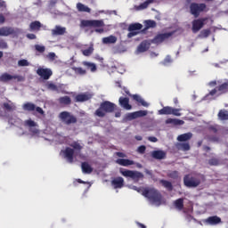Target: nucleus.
I'll return each instance as SVG.
<instances>
[{"label":"nucleus","mask_w":228,"mask_h":228,"mask_svg":"<svg viewBox=\"0 0 228 228\" xmlns=\"http://www.w3.org/2000/svg\"><path fill=\"white\" fill-rule=\"evenodd\" d=\"M142 196L149 200L150 202H152V204H157L158 206L161 204V200L163 199L161 192L155 188H145L142 191Z\"/></svg>","instance_id":"nucleus-1"},{"label":"nucleus","mask_w":228,"mask_h":228,"mask_svg":"<svg viewBox=\"0 0 228 228\" xmlns=\"http://www.w3.org/2000/svg\"><path fill=\"white\" fill-rule=\"evenodd\" d=\"M117 109V105L110 101H105L100 104V107L95 110L94 115L100 118H104L107 113H113Z\"/></svg>","instance_id":"nucleus-2"},{"label":"nucleus","mask_w":228,"mask_h":228,"mask_svg":"<svg viewBox=\"0 0 228 228\" xmlns=\"http://www.w3.org/2000/svg\"><path fill=\"white\" fill-rule=\"evenodd\" d=\"M207 135L209 142H220V133H222V126L218 124L208 125L207 127Z\"/></svg>","instance_id":"nucleus-3"},{"label":"nucleus","mask_w":228,"mask_h":228,"mask_svg":"<svg viewBox=\"0 0 228 228\" xmlns=\"http://www.w3.org/2000/svg\"><path fill=\"white\" fill-rule=\"evenodd\" d=\"M208 5L204 3H191L189 6L190 13L191 15H193L195 19H198V17H200V13L207 12Z\"/></svg>","instance_id":"nucleus-4"},{"label":"nucleus","mask_w":228,"mask_h":228,"mask_svg":"<svg viewBox=\"0 0 228 228\" xmlns=\"http://www.w3.org/2000/svg\"><path fill=\"white\" fill-rule=\"evenodd\" d=\"M200 177L195 175H186L183 177V184L187 188H197V186H200Z\"/></svg>","instance_id":"nucleus-5"},{"label":"nucleus","mask_w":228,"mask_h":228,"mask_svg":"<svg viewBox=\"0 0 228 228\" xmlns=\"http://www.w3.org/2000/svg\"><path fill=\"white\" fill-rule=\"evenodd\" d=\"M59 118L66 124V126H70V124H77V118L76 116L71 115L69 111H62L59 114Z\"/></svg>","instance_id":"nucleus-6"},{"label":"nucleus","mask_w":228,"mask_h":228,"mask_svg":"<svg viewBox=\"0 0 228 228\" xmlns=\"http://www.w3.org/2000/svg\"><path fill=\"white\" fill-rule=\"evenodd\" d=\"M120 174L124 175V177H130L134 183H138L140 179H143V174L138 171L133 170H120Z\"/></svg>","instance_id":"nucleus-7"},{"label":"nucleus","mask_w":228,"mask_h":228,"mask_svg":"<svg viewBox=\"0 0 228 228\" xmlns=\"http://www.w3.org/2000/svg\"><path fill=\"white\" fill-rule=\"evenodd\" d=\"M82 28H103L102 20H84L81 21Z\"/></svg>","instance_id":"nucleus-8"},{"label":"nucleus","mask_w":228,"mask_h":228,"mask_svg":"<svg viewBox=\"0 0 228 228\" xmlns=\"http://www.w3.org/2000/svg\"><path fill=\"white\" fill-rule=\"evenodd\" d=\"M174 35V32H167V33H162V34H158L157 36L154 37L153 39H151V44H155L156 45H159V44H163L165 40H168L170 37Z\"/></svg>","instance_id":"nucleus-9"},{"label":"nucleus","mask_w":228,"mask_h":228,"mask_svg":"<svg viewBox=\"0 0 228 228\" xmlns=\"http://www.w3.org/2000/svg\"><path fill=\"white\" fill-rule=\"evenodd\" d=\"M12 79H17L18 83L26 81V78L20 75H10L8 73H4L0 76V81H2V83L12 81Z\"/></svg>","instance_id":"nucleus-10"},{"label":"nucleus","mask_w":228,"mask_h":228,"mask_svg":"<svg viewBox=\"0 0 228 228\" xmlns=\"http://www.w3.org/2000/svg\"><path fill=\"white\" fill-rule=\"evenodd\" d=\"M208 18H200L192 21V33H199V30L202 29L206 26Z\"/></svg>","instance_id":"nucleus-11"},{"label":"nucleus","mask_w":228,"mask_h":228,"mask_svg":"<svg viewBox=\"0 0 228 228\" xmlns=\"http://www.w3.org/2000/svg\"><path fill=\"white\" fill-rule=\"evenodd\" d=\"M147 110H138L126 114V120H134V118H140L141 117H147Z\"/></svg>","instance_id":"nucleus-12"},{"label":"nucleus","mask_w":228,"mask_h":228,"mask_svg":"<svg viewBox=\"0 0 228 228\" xmlns=\"http://www.w3.org/2000/svg\"><path fill=\"white\" fill-rule=\"evenodd\" d=\"M23 110H25V111H36L37 113H40V115H44V110H42V108L40 107H37V105H35V103H31V102H27L23 105Z\"/></svg>","instance_id":"nucleus-13"},{"label":"nucleus","mask_w":228,"mask_h":228,"mask_svg":"<svg viewBox=\"0 0 228 228\" xmlns=\"http://www.w3.org/2000/svg\"><path fill=\"white\" fill-rule=\"evenodd\" d=\"M37 74L43 79L47 80L53 76V71L49 69L39 68L37 70Z\"/></svg>","instance_id":"nucleus-14"},{"label":"nucleus","mask_w":228,"mask_h":228,"mask_svg":"<svg viewBox=\"0 0 228 228\" xmlns=\"http://www.w3.org/2000/svg\"><path fill=\"white\" fill-rule=\"evenodd\" d=\"M124 178L122 176H118L111 180L110 184L114 190H120L121 188H124Z\"/></svg>","instance_id":"nucleus-15"},{"label":"nucleus","mask_w":228,"mask_h":228,"mask_svg":"<svg viewBox=\"0 0 228 228\" xmlns=\"http://www.w3.org/2000/svg\"><path fill=\"white\" fill-rule=\"evenodd\" d=\"M92 97H94V94L90 93L77 94L75 97V102H86V101H90Z\"/></svg>","instance_id":"nucleus-16"},{"label":"nucleus","mask_w":228,"mask_h":228,"mask_svg":"<svg viewBox=\"0 0 228 228\" xmlns=\"http://www.w3.org/2000/svg\"><path fill=\"white\" fill-rule=\"evenodd\" d=\"M64 158L67 159L68 163H74V149L67 147L62 151Z\"/></svg>","instance_id":"nucleus-17"},{"label":"nucleus","mask_w":228,"mask_h":228,"mask_svg":"<svg viewBox=\"0 0 228 228\" xmlns=\"http://www.w3.org/2000/svg\"><path fill=\"white\" fill-rule=\"evenodd\" d=\"M25 126L29 127L28 131L32 134H38L40 133V131L37 128V123L31 119L26 120Z\"/></svg>","instance_id":"nucleus-18"},{"label":"nucleus","mask_w":228,"mask_h":228,"mask_svg":"<svg viewBox=\"0 0 228 228\" xmlns=\"http://www.w3.org/2000/svg\"><path fill=\"white\" fill-rule=\"evenodd\" d=\"M151 158H153V159H167V151H163V150H157V151H151Z\"/></svg>","instance_id":"nucleus-19"},{"label":"nucleus","mask_w":228,"mask_h":228,"mask_svg":"<svg viewBox=\"0 0 228 228\" xmlns=\"http://www.w3.org/2000/svg\"><path fill=\"white\" fill-rule=\"evenodd\" d=\"M15 29L12 27L0 28V37H10V35H15Z\"/></svg>","instance_id":"nucleus-20"},{"label":"nucleus","mask_w":228,"mask_h":228,"mask_svg":"<svg viewBox=\"0 0 228 228\" xmlns=\"http://www.w3.org/2000/svg\"><path fill=\"white\" fill-rule=\"evenodd\" d=\"M67 33V28L61 26H55L53 29H52L53 37H60L61 35H65Z\"/></svg>","instance_id":"nucleus-21"},{"label":"nucleus","mask_w":228,"mask_h":228,"mask_svg":"<svg viewBox=\"0 0 228 228\" xmlns=\"http://www.w3.org/2000/svg\"><path fill=\"white\" fill-rule=\"evenodd\" d=\"M132 99L135 101V102H137L138 106L149 108V104L147 103V102H145V100H143V98H142V96H140L139 94H133Z\"/></svg>","instance_id":"nucleus-22"},{"label":"nucleus","mask_w":228,"mask_h":228,"mask_svg":"<svg viewBox=\"0 0 228 228\" xmlns=\"http://www.w3.org/2000/svg\"><path fill=\"white\" fill-rule=\"evenodd\" d=\"M206 222L208 225H218V224H222V218L217 216H212L206 219Z\"/></svg>","instance_id":"nucleus-23"},{"label":"nucleus","mask_w":228,"mask_h":228,"mask_svg":"<svg viewBox=\"0 0 228 228\" xmlns=\"http://www.w3.org/2000/svg\"><path fill=\"white\" fill-rule=\"evenodd\" d=\"M119 104L124 108V110H133V106L129 104V98L127 97H120L119 98Z\"/></svg>","instance_id":"nucleus-24"},{"label":"nucleus","mask_w":228,"mask_h":228,"mask_svg":"<svg viewBox=\"0 0 228 228\" xmlns=\"http://www.w3.org/2000/svg\"><path fill=\"white\" fill-rule=\"evenodd\" d=\"M116 163L121 167H131V165H134V161L127 159H118Z\"/></svg>","instance_id":"nucleus-25"},{"label":"nucleus","mask_w":228,"mask_h":228,"mask_svg":"<svg viewBox=\"0 0 228 228\" xmlns=\"http://www.w3.org/2000/svg\"><path fill=\"white\" fill-rule=\"evenodd\" d=\"M81 169L83 174H92L94 172V167L88 162H82Z\"/></svg>","instance_id":"nucleus-26"},{"label":"nucleus","mask_w":228,"mask_h":228,"mask_svg":"<svg viewBox=\"0 0 228 228\" xmlns=\"http://www.w3.org/2000/svg\"><path fill=\"white\" fill-rule=\"evenodd\" d=\"M174 206L178 211H183L184 209V199L180 198L174 201Z\"/></svg>","instance_id":"nucleus-27"},{"label":"nucleus","mask_w":228,"mask_h":228,"mask_svg":"<svg viewBox=\"0 0 228 228\" xmlns=\"http://www.w3.org/2000/svg\"><path fill=\"white\" fill-rule=\"evenodd\" d=\"M176 149H178V151H183V152H186L190 151L191 147L190 146L189 142H178L176 144Z\"/></svg>","instance_id":"nucleus-28"},{"label":"nucleus","mask_w":228,"mask_h":228,"mask_svg":"<svg viewBox=\"0 0 228 228\" xmlns=\"http://www.w3.org/2000/svg\"><path fill=\"white\" fill-rule=\"evenodd\" d=\"M3 106H4V110H5L6 111H15V110H17L15 103L12 102V101H9L8 102H4Z\"/></svg>","instance_id":"nucleus-29"},{"label":"nucleus","mask_w":228,"mask_h":228,"mask_svg":"<svg viewBox=\"0 0 228 228\" xmlns=\"http://www.w3.org/2000/svg\"><path fill=\"white\" fill-rule=\"evenodd\" d=\"M193 136V134L191 133H186L178 135L177 141L178 142H188V140H191V137Z\"/></svg>","instance_id":"nucleus-30"},{"label":"nucleus","mask_w":228,"mask_h":228,"mask_svg":"<svg viewBox=\"0 0 228 228\" xmlns=\"http://www.w3.org/2000/svg\"><path fill=\"white\" fill-rule=\"evenodd\" d=\"M159 183L164 188L167 189V191H172L174 190V185H172V182L162 179L159 181Z\"/></svg>","instance_id":"nucleus-31"},{"label":"nucleus","mask_w":228,"mask_h":228,"mask_svg":"<svg viewBox=\"0 0 228 228\" xmlns=\"http://www.w3.org/2000/svg\"><path fill=\"white\" fill-rule=\"evenodd\" d=\"M166 124H173L174 126H183L184 122L182 119L169 118L166 120Z\"/></svg>","instance_id":"nucleus-32"},{"label":"nucleus","mask_w":228,"mask_h":228,"mask_svg":"<svg viewBox=\"0 0 228 228\" xmlns=\"http://www.w3.org/2000/svg\"><path fill=\"white\" fill-rule=\"evenodd\" d=\"M217 117L219 120H228V110L225 109L220 110Z\"/></svg>","instance_id":"nucleus-33"},{"label":"nucleus","mask_w":228,"mask_h":228,"mask_svg":"<svg viewBox=\"0 0 228 228\" xmlns=\"http://www.w3.org/2000/svg\"><path fill=\"white\" fill-rule=\"evenodd\" d=\"M82 65H84V67H86L87 69H89L91 70V72L97 71V66L94 62L83 61Z\"/></svg>","instance_id":"nucleus-34"},{"label":"nucleus","mask_w":228,"mask_h":228,"mask_svg":"<svg viewBox=\"0 0 228 228\" xmlns=\"http://www.w3.org/2000/svg\"><path fill=\"white\" fill-rule=\"evenodd\" d=\"M143 28L141 23H132L128 26V31H140Z\"/></svg>","instance_id":"nucleus-35"},{"label":"nucleus","mask_w":228,"mask_h":228,"mask_svg":"<svg viewBox=\"0 0 228 228\" xmlns=\"http://www.w3.org/2000/svg\"><path fill=\"white\" fill-rule=\"evenodd\" d=\"M77 9L79 12H86V13H90V12H92V9H90V7L85 5L81 3L77 4Z\"/></svg>","instance_id":"nucleus-36"},{"label":"nucleus","mask_w":228,"mask_h":228,"mask_svg":"<svg viewBox=\"0 0 228 228\" xmlns=\"http://www.w3.org/2000/svg\"><path fill=\"white\" fill-rule=\"evenodd\" d=\"M71 69L77 74V76H86V69L81 68V67H72Z\"/></svg>","instance_id":"nucleus-37"},{"label":"nucleus","mask_w":228,"mask_h":228,"mask_svg":"<svg viewBox=\"0 0 228 228\" xmlns=\"http://www.w3.org/2000/svg\"><path fill=\"white\" fill-rule=\"evenodd\" d=\"M172 107L166 106L159 110V115H172Z\"/></svg>","instance_id":"nucleus-38"},{"label":"nucleus","mask_w":228,"mask_h":228,"mask_svg":"<svg viewBox=\"0 0 228 228\" xmlns=\"http://www.w3.org/2000/svg\"><path fill=\"white\" fill-rule=\"evenodd\" d=\"M60 104H64L65 106H69V104L72 103V100L69 96H62L59 98Z\"/></svg>","instance_id":"nucleus-39"},{"label":"nucleus","mask_w":228,"mask_h":228,"mask_svg":"<svg viewBox=\"0 0 228 228\" xmlns=\"http://www.w3.org/2000/svg\"><path fill=\"white\" fill-rule=\"evenodd\" d=\"M29 28L32 31H39L42 28V23L40 21H33L30 23Z\"/></svg>","instance_id":"nucleus-40"},{"label":"nucleus","mask_w":228,"mask_h":228,"mask_svg":"<svg viewBox=\"0 0 228 228\" xmlns=\"http://www.w3.org/2000/svg\"><path fill=\"white\" fill-rule=\"evenodd\" d=\"M144 24H145V29H151V28H156L158 26L156 21L152 20H145Z\"/></svg>","instance_id":"nucleus-41"},{"label":"nucleus","mask_w":228,"mask_h":228,"mask_svg":"<svg viewBox=\"0 0 228 228\" xmlns=\"http://www.w3.org/2000/svg\"><path fill=\"white\" fill-rule=\"evenodd\" d=\"M156 0H146L137 7V10H145L146 8H149V4H152Z\"/></svg>","instance_id":"nucleus-42"},{"label":"nucleus","mask_w":228,"mask_h":228,"mask_svg":"<svg viewBox=\"0 0 228 228\" xmlns=\"http://www.w3.org/2000/svg\"><path fill=\"white\" fill-rule=\"evenodd\" d=\"M103 44H115L117 42V37L110 36L102 39Z\"/></svg>","instance_id":"nucleus-43"},{"label":"nucleus","mask_w":228,"mask_h":228,"mask_svg":"<svg viewBox=\"0 0 228 228\" xmlns=\"http://www.w3.org/2000/svg\"><path fill=\"white\" fill-rule=\"evenodd\" d=\"M216 88L220 94H226V92L228 90V83L224 82V84L218 86Z\"/></svg>","instance_id":"nucleus-44"},{"label":"nucleus","mask_w":228,"mask_h":228,"mask_svg":"<svg viewBox=\"0 0 228 228\" xmlns=\"http://www.w3.org/2000/svg\"><path fill=\"white\" fill-rule=\"evenodd\" d=\"M84 56H92L94 54V45H91L87 49L82 50Z\"/></svg>","instance_id":"nucleus-45"},{"label":"nucleus","mask_w":228,"mask_h":228,"mask_svg":"<svg viewBox=\"0 0 228 228\" xmlns=\"http://www.w3.org/2000/svg\"><path fill=\"white\" fill-rule=\"evenodd\" d=\"M148 49H149V46L145 42H142L137 47L138 53H145L146 51H148Z\"/></svg>","instance_id":"nucleus-46"},{"label":"nucleus","mask_w":228,"mask_h":228,"mask_svg":"<svg viewBox=\"0 0 228 228\" xmlns=\"http://www.w3.org/2000/svg\"><path fill=\"white\" fill-rule=\"evenodd\" d=\"M211 35V29L207 28L200 31L199 37L200 38H208Z\"/></svg>","instance_id":"nucleus-47"},{"label":"nucleus","mask_w":228,"mask_h":228,"mask_svg":"<svg viewBox=\"0 0 228 228\" xmlns=\"http://www.w3.org/2000/svg\"><path fill=\"white\" fill-rule=\"evenodd\" d=\"M167 177H170V179H177L179 177V172L171 171L167 174Z\"/></svg>","instance_id":"nucleus-48"},{"label":"nucleus","mask_w":228,"mask_h":228,"mask_svg":"<svg viewBox=\"0 0 228 228\" xmlns=\"http://www.w3.org/2000/svg\"><path fill=\"white\" fill-rule=\"evenodd\" d=\"M18 65L19 67H29V61H28V60H20L18 61Z\"/></svg>","instance_id":"nucleus-49"},{"label":"nucleus","mask_w":228,"mask_h":228,"mask_svg":"<svg viewBox=\"0 0 228 228\" xmlns=\"http://www.w3.org/2000/svg\"><path fill=\"white\" fill-rule=\"evenodd\" d=\"M219 160L217 159H210L208 160V165H210L211 167H216L219 165Z\"/></svg>","instance_id":"nucleus-50"},{"label":"nucleus","mask_w":228,"mask_h":228,"mask_svg":"<svg viewBox=\"0 0 228 228\" xmlns=\"http://www.w3.org/2000/svg\"><path fill=\"white\" fill-rule=\"evenodd\" d=\"M35 49L37 53H45V46L40 45H35Z\"/></svg>","instance_id":"nucleus-51"},{"label":"nucleus","mask_w":228,"mask_h":228,"mask_svg":"<svg viewBox=\"0 0 228 228\" xmlns=\"http://www.w3.org/2000/svg\"><path fill=\"white\" fill-rule=\"evenodd\" d=\"M48 90H52L53 92H58V86L54 85L53 83H49L47 85Z\"/></svg>","instance_id":"nucleus-52"},{"label":"nucleus","mask_w":228,"mask_h":228,"mask_svg":"<svg viewBox=\"0 0 228 228\" xmlns=\"http://www.w3.org/2000/svg\"><path fill=\"white\" fill-rule=\"evenodd\" d=\"M179 111H181V110L171 107V115H175V117H181V113Z\"/></svg>","instance_id":"nucleus-53"},{"label":"nucleus","mask_w":228,"mask_h":228,"mask_svg":"<svg viewBox=\"0 0 228 228\" xmlns=\"http://www.w3.org/2000/svg\"><path fill=\"white\" fill-rule=\"evenodd\" d=\"M145 151H147V147L145 145H141L137 148V152L139 154H145Z\"/></svg>","instance_id":"nucleus-54"},{"label":"nucleus","mask_w":228,"mask_h":228,"mask_svg":"<svg viewBox=\"0 0 228 228\" xmlns=\"http://www.w3.org/2000/svg\"><path fill=\"white\" fill-rule=\"evenodd\" d=\"M0 49H8V43L4 39H0Z\"/></svg>","instance_id":"nucleus-55"},{"label":"nucleus","mask_w":228,"mask_h":228,"mask_svg":"<svg viewBox=\"0 0 228 228\" xmlns=\"http://www.w3.org/2000/svg\"><path fill=\"white\" fill-rule=\"evenodd\" d=\"M145 188H142V187H137V186H133L132 190H134V191H137L138 193H142V195H143V190Z\"/></svg>","instance_id":"nucleus-56"},{"label":"nucleus","mask_w":228,"mask_h":228,"mask_svg":"<svg viewBox=\"0 0 228 228\" xmlns=\"http://www.w3.org/2000/svg\"><path fill=\"white\" fill-rule=\"evenodd\" d=\"M71 147H73V149H75V151H81V149H83V146H81V144H79L78 142H74Z\"/></svg>","instance_id":"nucleus-57"},{"label":"nucleus","mask_w":228,"mask_h":228,"mask_svg":"<svg viewBox=\"0 0 228 228\" xmlns=\"http://www.w3.org/2000/svg\"><path fill=\"white\" fill-rule=\"evenodd\" d=\"M168 63H172V57H170V55H167L164 59V65H168Z\"/></svg>","instance_id":"nucleus-58"},{"label":"nucleus","mask_w":228,"mask_h":228,"mask_svg":"<svg viewBox=\"0 0 228 228\" xmlns=\"http://www.w3.org/2000/svg\"><path fill=\"white\" fill-rule=\"evenodd\" d=\"M136 35H138V31H129L127 38H133V37H136Z\"/></svg>","instance_id":"nucleus-59"},{"label":"nucleus","mask_w":228,"mask_h":228,"mask_svg":"<svg viewBox=\"0 0 228 228\" xmlns=\"http://www.w3.org/2000/svg\"><path fill=\"white\" fill-rule=\"evenodd\" d=\"M149 142H151L152 143H156L158 142V138L154 136H149L148 137Z\"/></svg>","instance_id":"nucleus-60"},{"label":"nucleus","mask_w":228,"mask_h":228,"mask_svg":"<svg viewBox=\"0 0 228 228\" xmlns=\"http://www.w3.org/2000/svg\"><path fill=\"white\" fill-rule=\"evenodd\" d=\"M48 58H49V60H54V58H56V53H48Z\"/></svg>","instance_id":"nucleus-61"},{"label":"nucleus","mask_w":228,"mask_h":228,"mask_svg":"<svg viewBox=\"0 0 228 228\" xmlns=\"http://www.w3.org/2000/svg\"><path fill=\"white\" fill-rule=\"evenodd\" d=\"M4 22H6V18L0 13V24H4Z\"/></svg>","instance_id":"nucleus-62"},{"label":"nucleus","mask_w":228,"mask_h":228,"mask_svg":"<svg viewBox=\"0 0 228 228\" xmlns=\"http://www.w3.org/2000/svg\"><path fill=\"white\" fill-rule=\"evenodd\" d=\"M27 38H29V40H35V38H37V36L35 34H28Z\"/></svg>","instance_id":"nucleus-63"},{"label":"nucleus","mask_w":228,"mask_h":228,"mask_svg":"<svg viewBox=\"0 0 228 228\" xmlns=\"http://www.w3.org/2000/svg\"><path fill=\"white\" fill-rule=\"evenodd\" d=\"M217 92H218V89L216 87L215 89L210 91L208 95H215V94H216Z\"/></svg>","instance_id":"nucleus-64"}]
</instances>
